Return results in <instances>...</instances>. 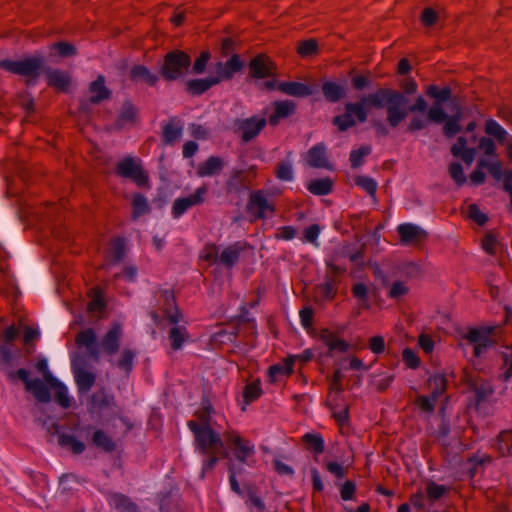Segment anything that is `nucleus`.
I'll return each mask as SVG.
<instances>
[{
    "label": "nucleus",
    "instance_id": "nucleus-1",
    "mask_svg": "<svg viewBox=\"0 0 512 512\" xmlns=\"http://www.w3.org/2000/svg\"><path fill=\"white\" fill-rule=\"evenodd\" d=\"M357 103L377 108L386 107L387 123L391 128H397L408 116L407 100L401 92L392 89H379L375 93L364 96Z\"/></svg>",
    "mask_w": 512,
    "mask_h": 512
},
{
    "label": "nucleus",
    "instance_id": "nucleus-2",
    "mask_svg": "<svg viewBox=\"0 0 512 512\" xmlns=\"http://www.w3.org/2000/svg\"><path fill=\"white\" fill-rule=\"evenodd\" d=\"M157 305L163 312V316L173 325L168 331L170 347L176 351L182 348L184 342L189 339V334L184 325H181L182 315L175 303L173 291L160 289L156 292Z\"/></svg>",
    "mask_w": 512,
    "mask_h": 512
},
{
    "label": "nucleus",
    "instance_id": "nucleus-3",
    "mask_svg": "<svg viewBox=\"0 0 512 512\" xmlns=\"http://www.w3.org/2000/svg\"><path fill=\"white\" fill-rule=\"evenodd\" d=\"M187 425L194 434L195 448L200 454L221 453L224 457L227 456L221 436L213 428L200 429L194 420L188 421Z\"/></svg>",
    "mask_w": 512,
    "mask_h": 512
},
{
    "label": "nucleus",
    "instance_id": "nucleus-4",
    "mask_svg": "<svg viewBox=\"0 0 512 512\" xmlns=\"http://www.w3.org/2000/svg\"><path fill=\"white\" fill-rule=\"evenodd\" d=\"M44 65V58L39 55L24 57L20 60H1L0 68L10 73L27 78L28 84H34L40 76Z\"/></svg>",
    "mask_w": 512,
    "mask_h": 512
},
{
    "label": "nucleus",
    "instance_id": "nucleus-5",
    "mask_svg": "<svg viewBox=\"0 0 512 512\" xmlns=\"http://www.w3.org/2000/svg\"><path fill=\"white\" fill-rule=\"evenodd\" d=\"M225 442L232 449L235 458L243 464H254L255 446L250 440L243 438L237 431L228 430L224 432Z\"/></svg>",
    "mask_w": 512,
    "mask_h": 512
},
{
    "label": "nucleus",
    "instance_id": "nucleus-6",
    "mask_svg": "<svg viewBox=\"0 0 512 512\" xmlns=\"http://www.w3.org/2000/svg\"><path fill=\"white\" fill-rule=\"evenodd\" d=\"M190 64L191 59L188 54L179 50L172 51L165 56L160 72L165 80H176L184 75Z\"/></svg>",
    "mask_w": 512,
    "mask_h": 512
},
{
    "label": "nucleus",
    "instance_id": "nucleus-7",
    "mask_svg": "<svg viewBox=\"0 0 512 512\" xmlns=\"http://www.w3.org/2000/svg\"><path fill=\"white\" fill-rule=\"evenodd\" d=\"M497 327L472 328L465 334L464 339L473 345L474 357H481L496 344L495 332Z\"/></svg>",
    "mask_w": 512,
    "mask_h": 512
},
{
    "label": "nucleus",
    "instance_id": "nucleus-8",
    "mask_svg": "<svg viewBox=\"0 0 512 512\" xmlns=\"http://www.w3.org/2000/svg\"><path fill=\"white\" fill-rule=\"evenodd\" d=\"M116 174L134 181L139 186H144L148 182V175L144 172L140 161L131 156L117 163Z\"/></svg>",
    "mask_w": 512,
    "mask_h": 512
},
{
    "label": "nucleus",
    "instance_id": "nucleus-9",
    "mask_svg": "<svg viewBox=\"0 0 512 512\" xmlns=\"http://www.w3.org/2000/svg\"><path fill=\"white\" fill-rule=\"evenodd\" d=\"M355 117L359 122H365L367 120L366 110L363 109L361 103H347L345 105V113L334 117L333 124L343 132L356 124Z\"/></svg>",
    "mask_w": 512,
    "mask_h": 512
},
{
    "label": "nucleus",
    "instance_id": "nucleus-10",
    "mask_svg": "<svg viewBox=\"0 0 512 512\" xmlns=\"http://www.w3.org/2000/svg\"><path fill=\"white\" fill-rule=\"evenodd\" d=\"M274 205L269 201L263 190H256L250 194L247 211L257 219H263L274 213Z\"/></svg>",
    "mask_w": 512,
    "mask_h": 512
},
{
    "label": "nucleus",
    "instance_id": "nucleus-11",
    "mask_svg": "<svg viewBox=\"0 0 512 512\" xmlns=\"http://www.w3.org/2000/svg\"><path fill=\"white\" fill-rule=\"evenodd\" d=\"M266 119L256 116L242 119L237 122V131L243 142L248 143L253 140L266 126Z\"/></svg>",
    "mask_w": 512,
    "mask_h": 512
},
{
    "label": "nucleus",
    "instance_id": "nucleus-12",
    "mask_svg": "<svg viewBox=\"0 0 512 512\" xmlns=\"http://www.w3.org/2000/svg\"><path fill=\"white\" fill-rule=\"evenodd\" d=\"M206 193L207 188L205 186H201L196 189L194 194H191L187 197L177 198L172 205V215L174 218L180 217L189 208L203 203Z\"/></svg>",
    "mask_w": 512,
    "mask_h": 512
},
{
    "label": "nucleus",
    "instance_id": "nucleus-13",
    "mask_svg": "<svg viewBox=\"0 0 512 512\" xmlns=\"http://www.w3.org/2000/svg\"><path fill=\"white\" fill-rule=\"evenodd\" d=\"M397 232L400 236L401 243L404 245H417L427 238L426 231L411 223L399 225Z\"/></svg>",
    "mask_w": 512,
    "mask_h": 512
},
{
    "label": "nucleus",
    "instance_id": "nucleus-14",
    "mask_svg": "<svg viewBox=\"0 0 512 512\" xmlns=\"http://www.w3.org/2000/svg\"><path fill=\"white\" fill-rule=\"evenodd\" d=\"M243 67V62L237 54L232 55L225 63L217 62L214 66L216 73L215 79L219 82L223 80H230L235 73L240 71Z\"/></svg>",
    "mask_w": 512,
    "mask_h": 512
},
{
    "label": "nucleus",
    "instance_id": "nucleus-15",
    "mask_svg": "<svg viewBox=\"0 0 512 512\" xmlns=\"http://www.w3.org/2000/svg\"><path fill=\"white\" fill-rule=\"evenodd\" d=\"M305 163L313 168L332 169L327 157L326 146L323 143H319L308 150Z\"/></svg>",
    "mask_w": 512,
    "mask_h": 512
},
{
    "label": "nucleus",
    "instance_id": "nucleus-16",
    "mask_svg": "<svg viewBox=\"0 0 512 512\" xmlns=\"http://www.w3.org/2000/svg\"><path fill=\"white\" fill-rule=\"evenodd\" d=\"M249 68L253 77L265 78L273 75L275 64L269 57L260 54L251 59Z\"/></svg>",
    "mask_w": 512,
    "mask_h": 512
},
{
    "label": "nucleus",
    "instance_id": "nucleus-17",
    "mask_svg": "<svg viewBox=\"0 0 512 512\" xmlns=\"http://www.w3.org/2000/svg\"><path fill=\"white\" fill-rule=\"evenodd\" d=\"M436 385V390L433 391L430 397L418 396L416 399V405L424 412L431 413L434 411L438 396L443 392L445 388L443 378H434L430 380V384Z\"/></svg>",
    "mask_w": 512,
    "mask_h": 512
},
{
    "label": "nucleus",
    "instance_id": "nucleus-18",
    "mask_svg": "<svg viewBox=\"0 0 512 512\" xmlns=\"http://www.w3.org/2000/svg\"><path fill=\"white\" fill-rule=\"evenodd\" d=\"M122 327L114 324L101 340V346L108 355H114L119 350Z\"/></svg>",
    "mask_w": 512,
    "mask_h": 512
},
{
    "label": "nucleus",
    "instance_id": "nucleus-19",
    "mask_svg": "<svg viewBox=\"0 0 512 512\" xmlns=\"http://www.w3.org/2000/svg\"><path fill=\"white\" fill-rule=\"evenodd\" d=\"M114 404V397L108 394L104 389L93 393L88 400V409L90 413H100L110 408Z\"/></svg>",
    "mask_w": 512,
    "mask_h": 512
},
{
    "label": "nucleus",
    "instance_id": "nucleus-20",
    "mask_svg": "<svg viewBox=\"0 0 512 512\" xmlns=\"http://www.w3.org/2000/svg\"><path fill=\"white\" fill-rule=\"evenodd\" d=\"M277 90L280 92L293 96V97H306L313 94V88L311 85L302 82H279L277 84Z\"/></svg>",
    "mask_w": 512,
    "mask_h": 512
},
{
    "label": "nucleus",
    "instance_id": "nucleus-21",
    "mask_svg": "<svg viewBox=\"0 0 512 512\" xmlns=\"http://www.w3.org/2000/svg\"><path fill=\"white\" fill-rule=\"evenodd\" d=\"M319 338L328 347L330 354L335 351L344 353L349 349V343L329 329H322Z\"/></svg>",
    "mask_w": 512,
    "mask_h": 512
},
{
    "label": "nucleus",
    "instance_id": "nucleus-22",
    "mask_svg": "<svg viewBox=\"0 0 512 512\" xmlns=\"http://www.w3.org/2000/svg\"><path fill=\"white\" fill-rule=\"evenodd\" d=\"M246 249V244L236 242L224 248L219 257V263L226 268H232L239 260L240 254Z\"/></svg>",
    "mask_w": 512,
    "mask_h": 512
},
{
    "label": "nucleus",
    "instance_id": "nucleus-23",
    "mask_svg": "<svg viewBox=\"0 0 512 512\" xmlns=\"http://www.w3.org/2000/svg\"><path fill=\"white\" fill-rule=\"evenodd\" d=\"M73 372L78 390L80 392H88L95 383V374L79 367L76 363L73 364Z\"/></svg>",
    "mask_w": 512,
    "mask_h": 512
},
{
    "label": "nucleus",
    "instance_id": "nucleus-24",
    "mask_svg": "<svg viewBox=\"0 0 512 512\" xmlns=\"http://www.w3.org/2000/svg\"><path fill=\"white\" fill-rule=\"evenodd\" d=\"M91 443L96 448L106 452L112 453L116 450V442L114 439L104 430L95 429L91 436Z\"/></svg>",
    "mask_w": 512,
    "mask_h": 512
},
{
    "label": "nucleus",
    "instance_id": "nucleus-25",
    "mask_svg": "<svg viewBox=\"0 0 512 512\" xmlns=\"http://www.w3.org/2000/svg\"><path fill=\"white\" fill-rule=\"evenodd\" d=\"M182 132L183 127L180 121L176 117L171 118L162 128V141L172 145L181 138Z\"/></svg>",
    "mask_w": 512,
    "mask_h": 512
},
{
    "label": "nucleus",
    "instance_id": "nucleus-26",
    "mask_svg": "<svg viewBox=\"0 0 512 512\" xmlns=\"http://www.w3.org/2000/svg\"><path fill=\"white\" fill-rule=\"evenodd\" d=\"M96 335L92 329H85L79 332L76 336V343L78 346H84L87 348L89 355L98 360L99 349L95 345Z\"/></svg>",
    "mask_w": 512,
    "mask_h": 512
},
{
    "label": "nucleus",
    "instance_id": "nucleus-27",
    "mask_svg": "<svg viewBox=\"0 0 512 512\" xmlns=\"http://www.w3.org/2000/svg\"><path fill=\"white\" fill-rule=\"evenodd\" d=\"M470 389L474 392L477 403L485 401L493 394V387L489 381L484 379H469Z\"/></svg>",
    "mask_w": 512,
    "mask_h": 512
},
{
    "label": "nucleus",
    "instance_id": "nucleus-28",
    "mask_svg": "<svg viewBox=\"0 0 512 512\" xmlns=\"http://www.w3.org/2000/svg\"><path fill=\"white\" fill-rule=\"evenodd\" d=\"M47 83L62 91H66L70 85V76L67 72L59 69H49L46 71Z\"/></svg>",
    "mask_w": 512,
    "mask_h": 512
},
{
    "label": "nucleus",
    "instance_id": "nucleus-29",
    "mask_svg": "<svg viewBox=\"0 0 512 512\" xmlns=\"http://www.w3.org/2000/svg\"><path fill=\"white\" fill-rule=\"evenodd\" d=\"M274 114L270 116L269 123L271 125H277L281 118L288 117L291 115L296 108V105L293 101L284 100V101H275L273 103Z\"/></svg>",
    "mask_w": 512,
    "mask_h": 512
},
{
    "label": "nucleus",
    "instance_id": "nucleus-30",
    "mask_svg": "<svg viewBox=\"0 0 512 512\" xmlns=\"http://www.w3.org/2000/svg\"><path fill=\"white\" fill-rule=\"evenodd\" d=\"M223 161L220 157L210 156L206 161L199 164L197 175L199 177H210L221 172Z\"/></svg>",
    "mask_w": 512,
    "mask_h": 512
},
{
    "label": "nucleus",
    "instance_id": "nucleus-31",
    "mask_svg": "<svg viewBox=\"0 0 512 512\" xmlns=\"http://www.w3.org/2000/svg\"><path fill=\"white\" fill-rule=\"evenodd\" d=\"M130 79L137 83H145L154 86L158 81L156 74H153L147 67L136 65L130 71Z\"/></svg>",
    "mask_w": 512,
    "mask_h": 512
},
{
    "label": "nucleus",
    "instance_id": "nucleus-32",
    "mask_svg": "<svg viewBox=\"0 0 512 512\" xmlns=\"http://www.w3.org/2000/svg\"><path fill=\"white\" fill-rule=\"evenodd\" d=\"M219 83V79L214 76L205 79H194L187 82V91L192 95H200L211 88L213 85Z\"/></svg>",
    "mask_w": 512,
    "mask_h": 512
},
{
    "label": "nucleus",
    "instance_id": "nucleus-33",
    "mask_svg": "<svg viewBox=\"0 0 512 512\" xmlns=\"http://www.w3.org/2000/svg\"><path fill=\"white\" fill-rule=\"evenodd\" d=\"M365 247L364 245H361L357 249H353L350 244H345L343 247L339 250V252H336V256L333 258L334 261H336L339 257H347L349 260L356 264V265H362V260L364 256Z\"/></svg>",
    "mask_w": 512,
    "mask_h": 512
},
{
    "label": "nucleus",
    "instance_id": "nucleus-34",
    "mask_svg": "<svg viewBox=\"0 0 512 512\" xmlns=\"http://www.w3.org/2000/svg\"><path fill=\"white\" fill-rule=\"evenodd\" d=\"M137 120V111L131 103H124L121 112L116 120V126L121 129L133 125Z\"/></svg>",
    "mask_w": 512,
    "mask_h": 512
},
{
    "label": "nucleus",
    "instance_id": "nucleus-35",
    "mask_svg": "<svg viewBox=\"0 0 512 512\" xmlns=\"http://www.w3.org/2000/svg\"><path fill=\"white\" fill-rule=\"evenodd\" d=\"M26 389L40 402L47 403L51 399L49 389L40 379H32L31 382L27 383Z\"/></svg>",
    "mask_w": 512,
    "mask_h": 512
},
{
    "label": "nucleus",
    "instance_id": "nucleus-36",
    "mask_svg": "<svg viewBox=\"0 0 512 512\" xmlns=\"http://www.w3.org/2000/svg\"><path fill=\"white\" fill-rule=\"evenodd\" d=\"M295 357H288L281 363L275 364L269 368V377L272 382H275L277 378L282 376H288L293 372V364Z\"/></svg>",
    "mask_w": 512,
    "mask_h": 512
},
{
    "label": "nucleus",
    "instance_id": "nucleus-37",
    "mask_svg": "<svg viewBox=\"0 0 512 512\" xmlns=\"http://www.w3.org/2000/svg\"><path fill=\"white\" fill-rule=\"evenodd\" d=\"M449 490V487L445 485H439L433 481H430L427 483L425 488L426 498L430 504H434L445 497Z\"/></svg>",
    "mask_w": 512,
    "mask_h": 512
},
{
    "label": "nucleus",
    "instance_id": "nucleus-38",
    "mask_svg": "<svg viewBox=\"0 0 512 512\" xmlns=\"http://www.w3.org/2000/svg\"><path fill=\"white\" fill-rule=\"evenodd\" d=\"M89 91L92 94L90 101L93 103H98L108 98L110 94L105 87V79L103 76H98V78L90 84Z\"/></svg>",
    "mask_w": 512,
    "mask_h": 512
},
{
    "label": "nucleus",
    "instance_id": "nucleus-39",
    "mask_svg": "<svg viewBox=\"0 0 512 512\" xmlns=\"http://www.w3.org/2000/svg\"><path fill=\"white\" fill-rule=\"evenodd\" d=\"M302 442L306 445L307 449L316 456L324 452V440L320 434L306 433L302 436Z\"/></svg>",
    "mask_w": 512,
    "mask_h": 512
},
{
    "label": "nucleus",
    "instance_id": "nucleus-40",
    "mask_svg": "<svg viewBox=\"0 0 512 512\" xmlns=\"http://www.w3.org/2000/svg\"><path fill=\"white\" fill-rule=\"evenodd\" d=\"M484 130L487 135L494 137L500 143H504L508 137L507 131L493 119L486 121Z\"/></svg>",
    "mask_w": 512,
    "mask_h": 512
},
{
    "label": "nucleus",
    "instance_id": "nucleus-41",
    "mask_svg": "<svg viewBox=\"0 0 512 512\" xmlns=\"http://www.w3.org/2000/svg\"><path fill=\"white\" fill-rule=\"evenodd\" d=\"M322 90L325 98L330 102H337L345 95L344 88L335 82H325Z\"/></svg>",
    "mask_w": 512,
    "mask_h": 512
},
{
    "label": "nucleus",
    "instance_id": "nucleus-42",
    "mask_svg": "<svg viewBox=\"0 0 512 512\" xmlns=\"http://www.w3.org/2000/svg\"><path fill=\"white\" fill-rule=\"evenodd\" d=\"M307 189L314 195H327L332 190V181L329 178L315 179L308 184Z\"/></svg>",
    "mask_w": 512,
    "mask_h": 512
},
{
    "label": "nucleus",
    "instance_id": "nucleus-43",
    "mask_svg": "<svg viewBox=\"0 0 512 512\" xmlns=\"http://www.w3.org/2000/svg\"><path fill=\"white\" fill-rule=\"evenodd\" d=\"M501 456L512 454V431H503L499 434L495 444Z\"/></svg>",
    "mask_w": 512,
    "mask_h": 512
},
{
    "label": "nucleus",
    "instance_id": "nucleus-44",
    "mask_svg": "<svg viewBox=\"0 0 512 512\" xmlns=\"http://www.w3.org/2000/svg\"><path fill=\"white\" fill-rule=\"evenodd\" d=\"M58 441L62 447H69L75 454H81L86 448L84 442L76 439L73 435L60 434Z\"/></svg>",
    "mask_w": 512,
    "mask_h": 512
},
{
    "label": "nucleus",
    "instance_id": "nucleus-45",
    "mask_svg": "<svg viewBox=\"0 0 512 512\" xmlns=\"http://www.w3.org/2000/svg\"><path fill=\"white\" fill-rule=\"evenodd\" d=\"M52 389H55V400L63 408L70 407V398L68 396L67 388L56 379V382L48 384Z\"/></svg>",
    "mask_w": 512,
    "mask_h": 512
},
{
    "label": "nucleus",
    "instance_id": "nucleus-46",
    "mask_svg": "<svg viewBox=\"0 0 512 512\" xmlns=\"http://www.w3.org/2000/svg\"><path fill=\"white\" fill-rule=\"evenodd\" d=\"M354 182L357 186L366 191V193L373 198L374 202H376L377 182L373 178L360 175L355 177Z\"/></svg>",
    "mask_w": 512,
    "mask_h": 512
},
{
    "label": "nucleus",
    "instance_id": "nucleus-47",
    "mask_svg": "<svg viewBox=\"0 0 512 512\" xmlns=\"http://www.w3.org/2000/svg\"><path fill=\"white\" fill-rule=\"evenodd\" d=\"M261 395H262V389L260 387L259 380L251 382L244 387L243 398H244L245 404H249V403L255 401Z\"/></svg>",
    "mask_w": 512,
    "mask_h": 512
},
{
    "label": "nucleus",
    "instance_id": "nucleus-48",
    "mask_svg": "<svg viewBox=\"0 0 512 512\" xmlns=\"http://www.w3.org/2000/svg\"><path fill=\"white\" fill-rule=\"evenodd\" d=\"M426 94L435 99L434 103L442 104L451 97V89L449 87L439 89L436 85H430L426 90Z\"/></svg>",
    "mask_w": 512,
    "mask_h": 512
},
{
    "label": "nucleus",
    "instance_id": "nucleus-49",
    "mask_svg": "<svg viewBox=\"0 0 512 512\" xmlns=\"http://www.w3.org/2000/svg\"><path fill=\"white\" fill-rule=\"evenodd\" d=\"M503 364L501 366L500 377L504 381H508L512 378V348H506L505 351L501 352Z\"/></svg>",
    "mask_w": 512,
    "mask_h": 512
},
{
    "label": "nucleus",
    "instance_id": "nucleus-50",
    "mask_svg": "<svg viewBox=\"0 0 512 512\" xmlns=\"http://www.w3.org/2000/svg\"><path fill=\"white\" fill-rule=\"evenodd\" d=\"M372 152L369 145L360 147L359 149L352 150L350 153V163L352 168H358L364 162V158Z\"/></svg>",
    "mask_w": 512,
    "mask_h": 512
},
{
    "label": "nucleus",
    "instance_id": "nucleus-51",
    "mask_svg": "<svg viewBox=\"0 0 512 512\" xmlns=\"http://www.w3.org/2000/svg\"><path fill=\"white\" fill-rule=\"evenodd\" d=\"M275 175L281 181L293 180L292 164L289 160L279 162L275 167Z\"/></svg>",
    "mask_w": 512,
    "mask_h": 512
},
{
    "label": "nucleus",
    "instance_id": "nucleus-52",
    "mask_svg": "<svg viewBox=\"0 0 512 512\" xmlns=\"http://www.w3.org/2000/svg\"><path fill=\"white\" fill-rule=\"evenodd\" d=\"M478 167L486 168L496 180H500L502 178V164L498 160L488 161L486 159H480L478 161Z\"/></svg>",
    "mask_w": 512,
    "mask_h": 512
},
{
    "label": "nucleus",
    "instance_id": "nucleus-53",
    "mask_svg": "<svg viewBox=\"0 0 512 512\" xmlns=\"http://www.w3.org/2000/svg\"><path fill=\"white\" fill-rule=\"evenodd\" d=\"M409 293V287L400 280L394 281L389 286V291L387 293V296L391 299H399Z\"/></svg>",
    "mask_w": 512,
    "mask_h": 512
},
{
    "label": "nucleus",
    "instance_id": "nucleus-54",
    "mask_svg": "<svg viewBox=\"0 0 512 512\" xmlns=\"http://www.w3.org/2000/svg\"><path fill=\"white\" fill-rule=\"evenodd\" d=\"M448 118L442 104L434 103L427 112V119L434 123H441Z\"/></svg>",
    "mask_w": 512,
    "mask_h": 512
},
{
    "label": "nucleus",
    "instance_id": "nucleus-55",
    "mask_svg": "<svg viewBox=\"0 0 512 512\" xmlns=\"http://www.w3.org/2000/svg\"><path fill=\"white\" fill-rule=\"evenodd\" d=\"M124 251L125 243L123 239L117 238L111 242L110 257L113 262H119L124 256Z\"/></svg>",
    "mask_w": 512,
    "mask_h": 512
},
{
    "label": "nucleus",
    "instance_id": "nucleus-56",
    "mask_svg": "<svg viewBox=\"0 0 512 512\" xmlns=\"http://www.w3.org/2000/svg\"><path fill=\"white\" fill-rule=\"evenodd\" d=\"M467 217L480 226L488 221V216L482 212L476 204H470L468 206Z\"/></svg>",
    "mask_w": 512,
    "mask_h": 512
},
{
    "label": "nucleus",
    "instance_id": "nucleus-57",
    "mask_svg": "<svg viewBox=\"0 0 512 512\" xmlns=\"http://www.w3.org/2000/svg\"><path fill=\"white\" fill-rule=\"evenodd\" d=\"M318 50L317 41L314 39L305 40L299 43L297 52L302 57L313 55Z\"/></svg>",
    "mask_w": 512,
    "mask_h": 512
},
{
    "label": "nucleus",
    "instance_id": "nucleus-58",
    "mask_svg": "<svg viewBox=\"0 0 512 512\" xmlns=\"http://www.w3.org/2000/svg\"><path fill=\"white\" fill-rule=\"evenodd\" d=\"M243 174L242 170L233 171L231 177L227 181L228 192H239L243 185Z\"/></svg>",
    "mask_w": 512,
    "mask_h": 512
},
{
    "label": "nucleus",
    "instance_id": "nucleus-59",
    "mask_svg": "<svg viewBox=\"0 0 512 512\" xmlns=\"http://www.w3.org/2000/svg\"><path fill=\"white\" fill-rule=\"evenodd\" d=\"M211 411V405H207L202 410L196 412V416L198 418V422H196V425L198 426V428H212Z\"/></svg>",
    "mask_w": 512,
    "mask_h": 512
},
{
    "label": "nucleus",
    "instance_id": "nucleus-60",
    "mask_svg": "<svg viewBox=\"0 0 512 512\" xmlns=\"http://www.w3.org/2000/svg\"><path fill=\"white\" fill-rule=\"evenodd\" d=\"M133 218L136 219L140 215L146 213L149 209L147 200L144 196L137 194L133 199Z\"/></svg>",
    "mask_w": 512,
    "mask_h": 512
},
{
    "label": "nucleus",
    "instance_id": "nucleus-61",
    "mask_svg": "<svg viewBox=\"0 0 512 512\" xmlns=\"http://www.w3.org/2000/svg\"><path fill=\"white\" fill-rule=\"evenodd\" d=\"M220 253L215 244H208L202 251L201 258L211 264L219 263Z\"/></svg>",
    "mask_w": 512,
    "mask_h": 512
},
{
    "label": "nucleus",
    "instance_id": "nucleus-62",
    "mask_svg": "<svg viewBox=\"0 0 512 512\" xmlns=\"http://www.w3.org/2000/svg\"><path fill=\"white\" fill-rule=\"evenodd\" d=\"M94 295L88 304V310L92 313H101L105 309V302L103 301L101 291L94 289Z\"/></svg>",
    "mask_w": 512,
    "mask_h": 512
},
{
    "label": "nucleus",
    "instance_id": "nucleus-63",
    "mask_svg": "<svg viewBox=\"0 0 512 512\" xmlns=\"http://www.w3.org/2000/svg\"><path fill=\"white\" fill-rule=\"evenodd\" d=\"M449 174L457 185L462 186L466 183V177L461 164L457 162L451 163L449 166Z\"/></svg>",
    "mask_w": 512,
    "mask_h": 512
},
{
    "label": "nucleus",
    "instance_id": "nucleus-64",
    "mask_svg": "<svg viewBox=\"0 0 512 512\" xmlns=\"http://www.w3.org/2000/svg\"><path fill=\"white\" fill-rule=\"evenodd\" d=\"M134 357H135V354L132 350L125 349L122 352L120 359L118 360V363H117L118 367L121 368L122 370H125L126 372L131 371L132 366H133Z\"/></svg>",
    "mask_w": 512,
    "mask_h": 512
}]
</instances>
